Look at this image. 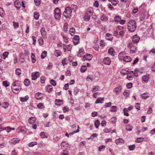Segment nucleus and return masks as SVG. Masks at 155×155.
I'll list each match as a JSON object with an SVG mask.
<instances>
[{
    "instance_id": "obj_64",
    "label": "nucleus",
    "mask_w": 155,
    "mask_h": 155,
    "mask_svg": "<svg viewBox=\"0 0 155 155\" xmlns=\"http://www.w3.org/2000/svg\"><path fill=\"white\" fill-rule=\"evenodd\" d=\"M111 105V102H109L108 103H106L104 106L105 108L108 107H110Z\"/></svg>"
},
{
    "instance_id": "obj_28",
    "label": "nucleus",
    "mask_w": 155,
    "mask_h": 155,
    "mask_svg": "<svg viewBox=\"0 0 155 155\" xmlns=\"http://www.w3.org/2000/svg\"><path fill=\"white\" fill-rule=\"evenodd\" d=\"M54 54L56 56L58 57L61 55V52L60 50H55Z\"/></svg>"
},
{
    "instance_id": "obj_16",
    "label": "nucleus",
    "mask_w": 155,
    "mask_h": 155,
    "mask_svg": "<svg viewBox=\"0 0 155 155\" xmlns=\"http://www.w3.org/2000/svg\"><path fill=\"white\" fill-rule=\"evenodd\" d=\"M43 96V94L40 92H38L35 94V97L36 99H41Z\"/></svg>"
},
{
    "instance_id": "obj_29",
    "label": "nucleus",
    "mask_w": 155,
    "mask_h": 155,
    "mask_svg": "<svg viewBox=\"0 0 155 155\" xmlns=\"http://www.w3.org/2000/svg\"><path fill=\"white\" fill-rule=\"evenodd\" d=\"M104 97L101 98L99 97L97 99L95 102L96 104L99 103H103L104 101Z\"/></svg>"
},
{
    "instance_id": "obj_51",
    "label": "nucleus",
    "mask_w": 155,
    "mask_h": 155,
    "mask_svg": "<svg viewBox=\"0 0 155 155\" xmlns=\"http://www.w3.org/2000/svg\"><path fill=\"white\" fill-rule=\"evenodd\" d=\"M90 16L86 14L84 16V21H88L90 19Z\"/></svg>"
},
{
    "instance_id": "obj_11",
    "label": "nucleus",
    "mask_w": 155,
    "mask_h": 155,
    "mask_svg": "<svg viewBox=\"0 0 155 155\" xmlns=\"http://www.w3.org/2000/svg\"><path fill=\"white\" fill-rule=\"evenodd\" d=\"M79 37L78 35H75L73 38V42L75 45H77L79 42Z\"/></svg>"
},
{
    "instance_id": "obj_63",
    "label": "nucleus",
    "mask_w": 155,
    "mask_h": 155,
    "mask_svg": "<svg viewBox=\"0 0 155 155\" xmlns=\"http://www.w3.org/2000/svg\"><path fill=\"white\" fill-rule=\"evenodd\" d=\"M37 107L38 108L43 109L44 108V106L42 103H39L38 104Z\"/></svg>"
},
{
    "instance_id": "obj_33",
    "label": "nucleus",
    "mask_w": 155,
    "mask_h": 155,
    "mask_svg": "<svg viewBox=\"0 0 155 155\" xmlns=\"http://www.w3.org/2000/svg\"><path fill=\"white\" fill-rule=\"evenodd\" d=\"M40 136L42 138H47L48 137L47 134L44 132H41L40 133Z\"/></svg>"
},
{
    "instance_id": "obj_22",
    "label": "nucleus",
    "mask_w": 155,
    "mask_h": 155,
    "mask_svg": "<svg viewBox=\"0 0 155 155\" xmlns=\"http://www.w3.org/2000/svg\"><path fill=\"white\" fill-rule=\"evenodd\" d=\"M29 97L27 95L25 97H21L20 98V101L21 102H24L26 101L29 99Z\"/></svg>"
},
{
    "instance_id": "obj_26",
    "label": "nucleus",
    "mask_w": 155,
    "mask_h": 155,
    "mask_svg": "<svg viewBox=\"0 0 155 155\" xmlns=\"http://www.w3.org/2000/svg\"><path fill=\"white\" fill-rule=\"evenodd\" d=\"M14 4L15 8H17V9H18L20 8L21 4L17 0L15 1Z\"/></svg>"
},
{
    "instance_id": "obj_14",
    "label": "nucleus",
    "mask_w": 155,
    "mask_h": 155,
    "mask_svg": "<svg viewBox=\"0 0 155 155\" xmlns=\"http://www.w3.org/2000/svg\"><path fill=\"white\" fill-rule=\"evenodd\" d=\"M103 62L106 65H109L111 63V61L109 57H106L104 59Z\"/></svg>"
},
{
    "instance_id": "obj_55",
    "label": "nucleus",
    "mask_w": 155,
    "mask_h": 155,
    "mask_svg": "<svg viewBox=\"0 0 155 155\" xmlns=\"http://www.w3.org/2000/svg\"><path fill=\"white\" fill-rule=\"evenodd\" d=\"M94 124L95 127L97 128L100 124L99 121L98 120H96Z\"/></svg>"
},
{
    "instance_id": "obj_17",
    "label": "nucleus",
    "mask_w": 155,
    "mask_h": 155,
    "mask_svg": "<svg viewBox=\"0 0 155 155\" xmlns=\"http://www.w3.org/2000/svg\"><path fill=\"white\" fill-rule=\"evenodd\" d=\"M149 79V74L143 75L142 77V80L143 81L145 82H147Z\"/></svg>"
},
{
    "instance_id": "obj_54",
    "label": "nucleus",
    "mask_w": 155,
    "mask_h": 155,
    "mask_svg": "<svg viewBox=\"0 0 155 155\" xmlns=\"http://www.w3.org/2000/svg\"><path fill=\"white\" fill-rule=\"evenodd\" d=\"M37 144V143L36 142H32L29 143L28 145L29 147H33L35 145Z\"/></svg>"
},
{
    "instance_id": "obj_39",
    "label": "nucleus",
    "mask_w": 155,
    "mask_h": 155,
    "mask_svg": "<svg viewBox=\"0 0 155 155\" xmlns=\"http://www.w3.org/2000/svg\"><path fill=\"white\" fill-rule=\"evenodd\" d=\"M41 33L43 37L46 36V32L45 31V28H41Z\"/></svg>"
},
{
    "instance_id": "obj_57",
    "label": "nucleus",
    "mask_w": 155,
    "mask_h": 155,
    "mask_svg": "<svg viewBox=\"0 0 155 155\" xmlns=\"http://www.w3.org/2000/svg\"><path fill=\"white\" fill-rule=\"evenodd\" d=\"M79 126L78 125L77 129L76 131H74L70 133L69 134V135L71 136L73 135L74 134L78 132L79 131Z\"/></svg>"
},
{
    "instance_id": "obj_53",
    "label": "nucleus",
    "mask_w": 155,
    "mask_h": 155,
    "mask_svg": "<svg viewBox=\"0 0 155 155\" xmlns=\"http://www.w3.org/2000/svg\"><path fill=\"white\" fill-rule=\"evenodd\" d=\"M46 55L47 51H44L42 53L41 55V58L42 59H44L46 57Z\"/></svg>"
},
{
    "instance_id": "obj_32",
    "label": "nucleus",
    "mask_w": 155,
    "mask_h": 155,
    "mask_svg": "<svg viewBox=\"0 0 155 155\" xmlns=\"http://www.w3.org/2000/svg\"><path fill=\"white\" fill-rule=\"evenodd\" d=\"M124 140L122 138H119L115 140V143L117 144H119L120 143H124Z\"/></svg>"
},
{
    "instance_id": "obj_38",
    "label": "nucleus",
    "mask_w": 155,
    "mask_h": 155,
    "mask_svg": "<svg viewBox=\"0 0 155 155\" xmlns=\"http://www.w3.org/2000/svg\"><path fill=\"white\" fill-rule=\"evenodd\" d=\"M110 111L111 112H116L117 111V107L115 106H113L111 107Z\"/></svg>"
},
{
    "instance_id": "obj_35",
    "label": "nucleus",
    "mask_w": 155,
    "mask_h": 155,
    "mask_svg": "<svg viewBox=\"0 0 155 155\" xmlns=\"http://www.w3.org/2000/svg\"><path fill=\"white\" fill-rule=\"evenodd\" d=\"M131 60V58L129 56H125L124 58V61L126 62H129Z\"/></svg>"
},
{
    "instance_id": "obj_30",
    "label": "nucleus",
    "mask_w": 155,
    "mask_h": 155,
    "mask_svg": "<svg viewBox=\"0 0 155 155\" xmlns=\"http://www.w3.org/2000/svg\"><path fill=\"white\" fill-rule=\"evenodd\" d=\"M52 86L51 85H48L45 87L46 90L48 92H50L52 90Z\"/></svg>"
},
{
    "instance_id": "obj_3",
    "label": "nucleus",
    "mask_w": 155,
    "mask_h": 155,
    "mask_svg": "<svg viewBox=\"0 0 155 155\" xmlns=\"http://www.w3.org/2000/svg\"><path fill=\"white\" fill-rule=\"evenodd\" d=\"M73 6H71V7H67L65 9V10L63 12V15L66 18H70L71 15V13L72 12V9H73Z\"/></svg>"
},
{
    "instance_id": "obj_42",
    "label": "nucleus",
    "mask_w": 155,
    "mask_h": 155,
    "mask_svg": "<svg viewBox=\"0 0 155 155\" xmlns=\"http://www.w3.org/2000/svg\"><path fill=\"white\" fill-rule=\"evenodd\" d=\"M87 67L86 65L81 66L80 68V71L81 73H84L87 70Z\"/></svg>"
},
{
    "instance_id": "obj_56",
    "label": "nucleus",
    "mask_w": 155,
    "mask_h": 155,
    "mask_svg": "<svg viewBox=\"0 0 155 155\" xmlns=\"http://www.w3.org/2000/svg\"><path fill=\"white\" fill-rule=\"evenodd\" d=\"M140 104L139 103H136L135 105V107L136 109L139 110H140Z\"/></svg>"
},
{
    "instance_id": "obj_19",
    "label": "nucleus",
    "mask_w": 155,
    "mask_h": 155,
    "mask_svg": "<svg viewBox=\"0 0 155 155\" xmlns=\"http://www.w3.org/2000/svg\"><path fill=\"white\" fill-rule=\"evenodd\" d=\"M150 95L149 93H145L141 95V97L142 99H145L150 97Z\"/></svg>"
},
{
    "instance_id": "obj_43",
    "label": "nucleus",
    "mask_w": 155,
    "mask_h": 155,
    "mask_svg": "<svg viewBox=\"0 0 155 155\" xmlns=\"http://www.w3.org/2000/svg\"><path fill=\"white\" fill-rule=\"evenodd\" d=\"M24 84L26 86H29L30 84V82L28 79H25L24 81Z\"/></svg>"
},
{
    "instance_id": "obj_34",
    "label": "nucleus",
    "mask_w": 155,
    "mask_h": 155,
    "mask_svg": "<svg viewBox=\"0 0 155 155\" xmlns=\"http://www.w3.org/2000/svg\"><path fill=\"white\" fill-rule=\"evenodd\" d=\"M68 24L66 22L64 24L63 30L65 32H66L68 31Z\"/></svg>"
},
{
    "instance_id": "obj_18",
    "label": "nucleus",
    "mask_w": 155,
    "mask_h": 155,
    "mask_svg": "<svg viewBox=\"0 0 155 155\" xmlns=\"http://www.w3.org/2000/svg\"><path fill=\"white\" fill-rule=\"evenodd\" d=\"M55 104L57 106H60L63 104V100L60 99H57L55 101Z\"/></svg>"
},
{
    "instance_id": "obj_44",
    "label": "nucleus",
    "mask_w": 155,
    "mask_h": 155,
    "mask_svg": "<svg viewBox=\"0 0 155 155\" xmlns=\"http://www.w3.org/2000/svg\"><path fill=\"white\" fill-rule=\"evenodd\" d=\"M133 128L132 126L130 124H128L127 127L126 129L127 131H131Z\"/></svg>"
},
{
    "instance_id": "obj_60",
    "label": "nucleus",
    "mask_w": 155,
    "mask_h": 155,
    "mask_svg": "<svg viewBox=\"0 0 155 155\" xmlns=\"http://www.w3.org/2000/svg\"><path fill=\"white\" fill-rule=\"evenodd\" d=\"M128 147L129 150H133L135 149V146L134 144H133L128 146Z\"/></svg>"
},
{
    "instance_id": "obj_21",
    "label": "nucleus",
    "mask_w": 155,
    "mask_h": 155,
    "mask_svg": "<svg viewBox=\"0 0 155 155\" xmlns=\"http://www.w3.org/2000/svg\"><path fill=\"white\" fill-rule=\"evenodd\" d=\"M84 50L82 48L79 49V52L78 53L77 55L79 57H82L83 54H84Z\"/></svg>"
},
{
    "instance_id": "obj_45",
    "label": "nucleus",
    "mask_w": 155,
    "mask_h": 155,
    "mask_svg": "<svg viewBox=\"0 0 155 155\" xmlns=\"http://www.w3.org/2000/svg\"><path fill=\"white\" fill-rule=\"evenodd\" d=\"M121 18L120 17L117 16H115L114 18V21L115 22H119Z\"/></svg>"
},
{
    "instance_id": "obj_23",
    "label": "nucleus",
    "mask_w": 155,
    "mask_h": 155,
    "mask_svg": "<svg viewBox=\"0 0 155 155\" xmlns=\"http://www.w3.org/2000/svg\"><path fill=\"white\" fill-rule=\"evenodd\" d=\"M100 19L102 21H106L108 20L107 16L105 15H103L100 17Z\"/></svg>"
},
{
    "instance_id": "obj_7",
    "label": "nucleus",
    "mask_w": 155,
    "mask_h": 155,
    "mask_svg": "<svg viewBox=\"0 0 155 155\" xmlns=\"http://www.w3.org/2000/svg\"><path fill=\"white\" fill-rule=\"evenodd\" d=\"M20 139L18 138H12L9 141V143L11 145H14L20 141Z\"/></svg>"
},
{
    "instance_id": "obj_12",
    "label": "nucleus",
    "mask_w": 155,
    "mask_h": 155,
    "mask_svg": "<svg viewBox=\"0 0 155 155\" xmlns=\"http://www.w3.org/2000/svg\"><path fill=\"white\" fill-rule=\"evenodd\" d=\"M61 147L63 149H67L69 147L68 143L66 141H63L61 144Z\"/></svg>"
},
{
    "instance_id": "obj_41",
    "label": "nucleus",
    "mask_w": 155,
    "mask_h": 155,
    "mask_svg": "<svg viewBox=\"0 0 155 155\" xmlns=\"http://www.w3.org/2000/svg\"><path fill=\"white\" fill-rule=\"evenodd\" d=\"M93 77V75H88L86 78V80L89 81L90 80L91 81H92L94 80Z\"/></svg>"
},
{
    "instance_id": "obj_31",
    "label": "nucleus",
    "mask_w": 155,
    "mask_h": 155,
    "mask_svg": "<svg viewBox=\"0 0 155 155\" xmlns=\"http://www.w3.org/2000/svg\"><path fill=\"white\" fill-rule=\"evenodd\" d=\"M99 86L97 85L94 86L92 89L91 91L93 93L99 90Z\"/></svg>"
},
{
    "instance_id": "obj_58",
    "label": "nucleus",
    "mask_w": 155,
    "mask_h": 155,
    "mask_svg": "<svg viewBox=\"0 0 155 155\" xmlns=\"http://www.w3.org/2000/svg\"><path fill=\"white\" fill-rule=\"evenodd\" d=\"M123 94L124 96L128 97L129 94V91L128 90H125L123 92Z\"/></svg>"
},
{
    "instance_id": "obj_4",
    "label": "nucleus",
    "mask_w": 155,
    "mask_h": 155,
    "mask_svg": "<svg viewBox=\"0 0 155 155\" xmlns=\"http://www.w3.org/2000/svg\"><path fill=\"white\" fill-rule=\"evenodd\" d=\"M54 13L55 18L59 20L61 16L60 10L58 8H56L54 10Z\"/></svg>"
},
{
    "instance_id": "obj_24",
    "label": "nucleus",
    "mask_w": 155,
    "mask_h": 155,
    "mask_svg": "<svg viewBox=\"0 0 155 155\" xmlns=\"http://www.w3.org/2000/svg\"><path fill=\"white\" fill-rule=\"evenodd\" d=\"M36 120V119L35 117H31L28 119L29 123L31 124H33L35 123Z\"/></svg>"
},
{
    "instance_id": "obj_46",
    "label": "nucleus",
    "mask_w": 155,
    "mask_h": 155,
    "mask_svg": "<svg viewBox=\"0 0 155 155\" xmlns=\"http://www.w3.org/2000/svg\"><path fill=\"white\" fill-rule=\"evenodd\" d=\"M123 112L124 115V116H126L127 117L129 116V114L128 113V109H127V108H124L123 110Z\"/></svg>"
},
{
    "instance_id": "obj_59",
    "label": "nucleus",
    "mask_w": 155,
    "mask_h": 155,
    "mask_svg": "<svg viewBox=\"0 0 155 155\" xmlns=\"http://www.w3.org/2000/svg\"><path fill=\"white\" fill-rule=\"evenodd\" d=\"M105 147V146L104 145L100 146L98 147L99 150L100 151H104Z\"/></svg>"
},
{
    "instance_id": "obj_48",
    "label": "nucleus",
    "mask_w": 155,
    "mask_h": 155,
    "mask_svg": "<svg viewBox=\"0 0 155 155\" xmlns=\"http://www.w3.org/2000/svg\"><path fill=\"white\" fill-rule=\"evenodd\" d=\"M35 56L34 53H31V58L32 59V62L33 63L35 62L36 60L35 58Z\"/></svg>"
},
{
    "instance_id": "obj_2",
    "label": "nucleus",
    "mask_w": 155,
    "mask_h": 155,
    "mask_svg": "<svg viewBox=\"0 0 155 155\" xmlns=\"http://www.w3.org/2000/svg\"><path fill=\"white\" fill-rule=\"evenodd\" d=\"M127 26L128 30L131 32H133L137 28L136 23L134 20H130L127 23Z\"/></svg>"
},
{
    "instance_id": "obj_15",
    "label": "nucleus",
    "mask_w": 155,
    "mask_h": 155,
    "mask_svg": "<svg viewBox=\"0 0 155 155\" xmlns=\"http://www.w3.org/2000/svg\"><path fill=\"white\" fill-rule=\"evenodd\" d=\"M148 16L147 17H149V15L148 14H147L145 12H142L140 15V18L141 21H143L144 20L146 17V15Z\"/></svg>"
},
{
    "instance_id": "obj_9",
    "label": "nucleus",
    "mask_w": 155,
    "mask_h": 155,
    "mask_svg": "<svg viewBox=\"0 0 155 155\" xmlns=\"http://www.w3.org/2000/svg\"><path fill=\"white\" fill-rule=\"evenodd\" d=\"M39 73L38 71H36L32 73V79L33 80H36L39 77Z\"/></svg>"
},
{
    "instance_id": "obj_25",
    "label": "nucleus",
    "mask_w": 155,
    "mask_h": 155,
    "mask_svg": "<svg viewBox=\"0 0 155 155\" xmlns=\"http://www.w3.org/2000/svg\"><path fill=\"white\" fill-rule=\"evenodd\" d=\"M93 10L92 8H89L86 14L90 16H91L93 15Z\"/></svg>"
},
{
    "instance_id": "obj_13",
    "label": "nucleus",
    "mask_w": 155,
    "mask_h": 155,
    "mask_svg": "<svg viewBox=\"0 0 155 155\" xmlns=\"http://www.w3.org/2000/svg\"><path fill=\"white\" fill-rule=\"evenodd\" d=\"M71 48V45H66L63 44V49L64 52H66L67 50L68 51H70Z\"/></svg>"
},
{
    "instance_id": "obj_20",
    "label": "nucleus",
    "mask_w": 155,
    "mask_h": 155,
    "mask_svg": "<svg viewBox=\"0 0 155 155\" xmlns=\"http://www.w3.org/2000/svg\"><path fill=\"white\" fill-rule=\"evenodd\" d=\"M106 38L108 40L111 41L113 38V35L111 34L107 33L105 35Z\"/></svg>"
},
{
    "instance_id": "obj_47",
    "label": "nucleus",
    "mask_w": 155,
    "mask_h": 155,
    "mask_svg": "<svg viewBox=\"0 0 155 155\" xmlns=\"http://www.w3.org/2000/svg\"><path fill=\"white\" fill-rule=\"evenodd\" d=\"M5 15V12L2 8L0 7V16L3 17Z\"/></svg>"
},
{
    "instance_id": "obj_10",
    "label": "nucleus",
    "mask_w": 155,
    "mask_h": 155,
    "mask_svg": "<svg viewBox=\"0 0 155 155\" xmlns=\"http://www.w3.org/2000/svg\"><path fill=\"white\" fill-rule=\"evenodd\" d=\"M140 38L137 35H135L132 38V41L134 43H137L140 40Z\"/></svg>"
},
{
    "instance_id": "obj_50",
    "label": "nucleus",
    "mask_w": 155,
    "mask_h": 155,
    "mask_svg": "<svg viewBox=\"0 0 155 155\" xmlns=\"http://www.w3.org/2000/svg\"><path fill=\"white\" fill-rule=\"evenodd\" d=\"M8 103L7 102H5L3 104L2 107L4 109H6L8 107Z\"/></svg>"
},
{
    "instance_id": "obj_40",
    "label": "nucleus",
    "mask_w": 155,
    "mask_h": 155,
    "mask_svg": "<svg viewBox=\"0 0 155 155\" xmlns=\"http://www.w3.org/2000/svg\"><path fill=\"white\" fill-rule=\"evenodd\" d=\"M125 57L124 52H121L119 53L118 55V58L120 60L124 59V58Z\"/></svg>"
},
{
    "instance_id": "obj_62",
    "label": "nucleus",
    "mask_w": 155,
    "mask_h": 155,
    "mask_svg": "<svg viewBox=\"0 0 155 155\" xmlns=\"http://www.w3.org/2000/svg\"><path fill=\"white\" fill-rule=\"evenodd\" d=\"M113 5H116L118 2V0H110V1Z\"/></svg>"
},
{
    "instance_id": "obj_1",
    "label": "nucleus",
    "mask_w": 155,
    "mask_h": 155,
    "mask_svg": "<svg viewBox=\"0 0 155 155\" xmlns=\"http://www.w3.org/2000/svg\"><path fill=\"white\" fill-rule=\"evenodd\" d=\"M21 84L18 81H16L13 82L11 86V89L12 92L15 94L18 93L21 90Z\"/></svg>"
},
{
    "instance_id": "obj_6",
    "label": "nucleus",
    "mask_w": 155,
    "mask_h": 155,
    "mask_svg": "<svg viewBox=\"0 0 155 155\" xmlns=\"http://www.w3.org/2000/svg\"><path fill=\"white\" fill-rule=\"evenodd\" d=\"M93 58V56L90 54H87L84 55L82 59V61H84L85 60L90 61Z\"/></svg>"
},
{
    "instance_id": "obj_36",
    "label": "nucleus",
    "mask_w": 155,
    "mask_h": 155,
    "mask_svg": "<svg viewBox=\"0 0 155 155\" xmlns=\"http://www.w3.org/2000/svg\"><path fill=\"white\" fill-rule=\"evenodd\" d=\"M69 32L71 35L73 36L74 35L75 33V29L73 27L71 28L70 29Z\"/></svg>"
},
{
    "instance_id": "obj_27",
    "label": "nucleus",
    "mask_w": 155,
    "mask_h": 155,
    "mask_svg": "<svg viewBox=\"0 0 155 155\" xmlns=\"http://www.w3.org/2000/svg\"><path fill=\"white\" fill-rule=\"evenodd\" d=\"M108 53L109 54L114 56V50L113 48H110L108 49Z\"/></svg>"
},
{
    "instance_id": "obj_52",
    "label": "nucleus",
    "mask_w": 155,
    "mask_h": 155,
    "mask_svg": "<svg viewBox=\"0 0 155 155\" xmlns=\"http://www.w3.org/2000/svg\"><path fill=\"white\" fill-rule=\"evenodd\" d=\"M39 15L38 12H35L34 13V18L36 20H38L39 19Z\"/></svg>"
},
{
    "instance_id": "obj_8",
    "label": "nucleus",
    "mask_w": 155,
    "mask_h": 155,
    "mask_svg": "<svg viewBox=\"0 0 155 155\" xmlns=\"http://www.w3.org/2000/svg\"><path fill=\"white\" fill-rule=\"evenodd\" d=\"M122 90V87L121 86H119L114 89V93L117 94H118L120 93Z\"/></svg>"
},
{
    "instance_id": "obj_37",
    "label": "nucleus",
    "mask_w": 155,
    "mask_h": 155,
    "mask_svg": "<svg viewBox=\"0 0 155 155\" xmlns=\"http://www.w3.org/2000/svg\"><path fill=\"white\" fill-rule=\"evenodd\" d=\"M144 140V138L142 137H139L137 138L135 141L137 143H140L142 142Z\"/></svg>"
},
{
    "instance_id": "obj_49",
    "label": "nucleus",
    "mask_w": 155,
    "mask_h": 155,
    "mask_svg": "<svg viewBox=\"0 0 155 155\" xmlns=\"http://www.w3.org/2000/svg\"><path fill=\"white\" fill-rule=\"evenodd\" d=\"M21 73V70L20 69L18 68L15 70V74L16 75L19 76Z\"/></svg>"
},
{
    "instance_id": "obj_61",
    "label": "nucleus",
    "mask_w": 155,
    "mask_h": 155,
    "mask_svg": "<svg viewBox=\"0 0 155 155\" xmlns=\"http://www.w3.org/2000/svg\"><path fill=\"white\" fill-rule=\"evenodd\" d=\"M117 120L116 117H112L111 118V122L113 124H114L115 123Z\"/></svg>"
},
{
    "instance_id": "obj_5",
    "label": "nucleus",
    "mask_w": 155,
    "mask_h": 155,
    "mask_svg": "<svg viewBox=\"0 0 155 155\" xmlns=\"http://www.w3.org/2000/svg\"><path fill=\"white\" fill-rule=\"evenodd\" d=\"M128 47L130 48V51L131 53H134L136 52L137 48L134 45L133 43H130L128 45Z\"/></svg>"
}]
</instances>
